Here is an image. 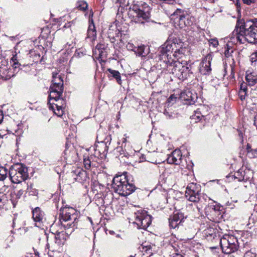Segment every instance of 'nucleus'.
Wrapping results in <instances>:
<instances>
[{"label": "nucleus", "mask_w": 257, "mask_h": 257, "mask_svg": "<svg viewBox=\"0 0 257 257\" xmlns=\"http://www.w3.org/2000/svg\"><path fill=\"white\" fill-rule=\"evenodd\" d=\"M164 113L168 118H171L173 116V113H170L166 109H165Z\"/></svg>", "instance_id": "obj_51"}, {"label": "nucleus", "mask_w": 257, "mask_h": 257, "mask_svg": "<svg viewBox=\"0 0 257 257\" xmlns=\"http://www.w3.org/2000/svg\"><path fill=\"white\" fill-rule=\"evenodd\" d=\"M74 24V21L69 22L67 23H66L64 26V28H70L72 25Z\"/></svg>", "instance_id": "obj_53"}, {"label": "nucleus", "mask_w": 257, "mask_h": 257, "mask_svg": "<svg viewBox=\"0 0 257 257\" xmlns=\"http://www.w3.org/2000/svg\"><path fill=\"white\" fill-rule=\"evenodd\" d=\"M182 158L181 152L179 150H175L167 158V162L169 164L178 165L181 163Z\"/></svg>", "instance_id": "obj_20"}, {"label": "nucleus", "mask_w": 257, "mask_h": 257, "mask_svg": "<svg viewBox=\"0 0 257 257\" xmlns=\"http://www.w3.org/2000/svg\"><path fill=\"white\" fill-rule=\"evenodd\" d=\"M182 47V44L180 40L177 38L167 40L160 49V54L156 57V61L163 62L166 64H172V62L170 61L168 57L173 52V55L177 57Z\"/></svg>", "instance_id": "obj_3"}, {"label": "nucleus", "mask_w": 257, "mask_h": 257, "mask_svg": "<svg viewBox=\"0 0 257 257\" xmlns=\"http://www.w3.org/2000/svg\"><path fill=\"white\" fill-rule=\"evenodd\" d=\"M113 44V46L114 48L117 49V48H121L124 44L123 41L121 39H119V42H117L116 44L114 43Z\"/></svg>", "instance_id": "obj_47"}, {"label": "nucleus", "mask_w": 257, "mask_h": 257, "mask_svg": "<svg viewBox=\"0 0 257 257\" xmlns=\"http://www.w3.org/2000/svg\"><path fill=\"white\" fill-rule=\"evenodd\" d=\"M89 25L87 30V37L88 38H90L91 41H94L96 38V31L95 29V25L92 20H89Z\"/></svg>", "instance_id": "obj_25"}, {"label": "nucleus", "mask_w": 257, "mask_h": 257, "mask_svg": "<svg viewBox=\"0 0 257 257\" xmlns=\"http://www.w3.org/2000/svg\"><path fill=\"white\" fill-rule=\"evenodd\" d=\"M177 99V97L174 94H172L167 99L166 102V104L167 106H170L175 103L176 100Z\"/></svg>", "instance_id": "obj_40"}, {"label": "nucleus", "mask_w": 257, "mask_h": 257, "mask_svg": "<svg viewBox=\"0 0 257 257\" xmlns=\"http://www.w3.org/2000/svg\"><path fill=\"white\" fill-rule=\"evenodd\" d=\"M44 217V212L39 207H36L33 211V218L35 222V225L40 227Z\"/></svg>", "instance_id": "obj_21"}, {"label": "nucleus", "mask_w": 257, "mask_h": 257, "mask_svg": "<svg viewBox=\"0 0 257 257\" xmlns=\"http://www.w3.org/2000/svg\"><path fill=\"white\" fill-rule=\"evenodd\" d=\"M107 70L112 75V76L115 78L117 82L121 84V79L120 73L118 71L113 70L110 68L108 69Z\"/></svg>", "instance_id": "obj_33"}, {"label": "nucleus", "mask_w": 257, "mask_h": 257, "mask_svg": "<svg viewBox=\"0 0 257 257\" xmlns=\"http://www.w3.org/2000/svg\"><path fill=\"white\" fill-rule=\"evenodd\" d=\"M135 256L133 255H130L129 257H134Z\"/></svg>", "instance_id": "obj_64"}, {"label": "nucleus", "mask_w": 257, "mask_h": 257, "mask_svg": "<svg viewBox=\"0 0 257 257\" xmlns=\"http://www.w3.org/2000/svg\"><path fill=\"white\" fill-rule=\"evenodd\" d=\"M127 173L115 176L112 181V188L113 191L122 196H126L134 192L136 187L130 182Z\"/></svg>", "instance_id": "obj_4"}, {"label": "nucleus", "mask_w": 257, "mask_h": 257, "mask_svg": "<svg viewBox=\"0 0 257 257\" xmlns=\"http://www.w3.org/2000/svg\"><path fill=\"white\" fill-rule=\"evenodd\" d=\"M250 255H252L250 252H247L245 254L244 257H249Z\"/></svg>", "instance_id": "obj_58"}, {"label": "nucleus", "mask_w": 257, "mask_h": 257, "mask_svg": "<svg viewBox=\"0 0 257 257\" xmlns=\"http://www.w3.org/2000/svg\"><path fill=\"white\" fill-rule=\"evenodd\" d=\"M220 244L222 252L230 254L237 251L239 247L238 240L233 235L225 234L220 239Z\"/></svg>", "instance_id": "obj_8"}, {"label": "nucleus", "mask_w": 257, "mask_h": 257, "mask_svg": "<svg viewBox=\"0 0 257 257\" xmlns=\"http://www.w3.org/2000/svg\"><path fill=\"white\" fill-rule=\"evenodd\" d=\"M79 217V212L72 207H65L60 210L59 221L67 234H71L77 228Z\"/></svg>", "instance_id": "obj_2"}, {"label": "nucleus", "mask_w": 257, "mask_h": 257, "mask_svg": "<svg viewBox=\"0 0 257 257\" xmlns=\"http://www.w3.org/2000/svg\"><path fill=\"white\" fill-rule=\"evenodd\" d=\"M127 50L128 51H132L137 55L142 56V59L144 61V63H146L147 60H148L150 57L149 54L148 49H147L144 45L136 46L131 42H128L125 46Z\"/></svg>", "instance_id": "obj_13"}, {"label": "nucleus", "mask_w": 257, "mask_h": 257, "mask_svg": "<svg viewBox=\"0 0 257 257\" xmlns=\"http://www.w3.org/2000/svg\"><path fill=\"white\" fill-rule=\"evenodd\" d=\"M234 177L237 179L238 181H244L245 179L244 178V172L242 169L238 170L235 173Z\"/></svg>", "instance_id": "obj_36"}, {"label": "nucleus", "mask_w": 257, "mask_h": 257, "mask_svg": "<svg viewBox=\"0 0 257 257\" xmlns=\"http://www.w3.org/2000/svg\"><path fill=\"white\" fill-rule=\"evenodd\" d=\"M119 35H121L120 31L117 29L115 25H111L107 32L108 38L111 43L116 41V38H119Z\"/></svg>", "instance_id": "obj_22"}, {"label": "nucleus", "mask_w": 257, "mask_h": 257, "mask_svg": "<svg viewBox=\"0 0 257 257\" xmlns=\"http://www.w3.org/2000/svg\"><path fill=\"white\" fill-rule=\"evenodd\" d=\"M247 95V91L239 90L238 92V95L241 100H243L245 98Z\"/></svg>", "instance_id": "obj_46"}, {"label": "nucleus", "mask_w": 257, "mask_h": 257, "mask_svg": "<svg viewBox=\"0 0 257 257\" xmlns=\"http://www.w3.org/2000/svg\"><path fill=\"white\" fill-rule=\"evenodd\" d=\"M233 52V49L229 47L228 44H226V47L225 48V50L224 51L225 58L231 56Z\"/></svg>", "instance_id": "obj_42"}, {"label": "nucleus", "mask_w": 257, "mask_h": 257, "mask_svg": "<svg viewBox=\"0 0 257 257\" xmlns=\"http://www.w3.org/2000/svg\"><path fill=\"white\" fill-rule=\"evenodd\" d=\"M157 155V153L153 152H149L147 155H146V159L148 162H151L153 164H157V160L156 158V156Z\"/></svg>", "instance_id": "obj_35"}, {"label": "nucleus", "mask_w": 257, "mask_h": 257, "mask_svg": "<svg viewBox=\"0 0 257 257\" xmlns=\"http://www.w3.org/2000/svg\"><path fill=\"white\" fill-rule=\"evenodd\" d=\"M24 192V191L23 189L11 192L10 200L14 207H16L19 199L21 197Z\"/></svg>", "instance_id": "obj_24"}, {"label": "nucleus", "mask_w": 257, "mask_h": 257, "mask_svg": "<svg viewBox=\"0 0 257 257\" xmlns=\"http://www.w3.org/2000/svg\"><path fill=\"white\" fill-rule=\"evenodd\" d=\"M175 257H184L182 255L180 254H177L175 256Z\"/></svg>", "instance_id": "obj_61"}, {"label": "nucleus", "mask_w": 257, "mask_h": 257, "mask_svg": "<svg viewBox=\"0 0 257 257\" xmlns=\"http://www.w3.org/2000/svg\"><path fill=\"white\" fill-rule=\"evenodd\" d=\"M200 191V189L199 185L193 183H190L186 188L185 197L190 201L202 203V199H204V198L201 196Z\"/></svg>", "instance_id": "obj_10"}, {"label": "nucleus", "mask_w": 257, "mask_h": 257, "mask_svg": "<svg viewBox=\"0 0 257 257\" xmlns=\"http://www.w3.org/2000/svg\"><path fill=\"white\" fill-rule=\"evenodd\" d=\"M60 70L53 71L52 84L50 88L49 101H57L61 99L63 92V80L59 73Z\"/></svg>", "instance_id": "obj_6"}, {"label": "nucleus", "mask_w": 257, "mask_h": 257, "mask_svg": "<svg viewBox=\"0 0 257 257\" xmlns=\"http://www.w3.org/2000/svg\"><path fill=\"white\" fill-rule=\"evenodd\" d=\"M30 54L31 60L36 64L41 62L43 60V58L41 57L40 55L35 51H31Z\"/></svg>", "instance_id": "obj_29"}, {"label": "nucleus", "mask_w": 257, "mask_h": 257, "mask_svg": "<svg viewBox=\"0 0 257 257\" xmlns=\"http://www.w3.org/2000/svg\"><path fill=\"white\" fill-rule=\"evenodd\" d=\"M131 9L134 12L132 21L136 23L144 24V21H147L150 18L151 8L145 2L134 1Z\"/></svg>", "instance_id": "obj_5"}, {"label": "nucleus", "mask_w": 257, "mask_h": 257, "mask_svg": "<svg viewBox=\"0 0 257 257\" xmlns=\"http://www.w3.org/2000/svg\"><path fill=\"white\" fill-rule=\"evenodd\" d=\"M69 55L68 53H64L59 58V63H67L68 60Z\"/></svg>", "instance_id": "obj_41"}, {"label": "nucleus", "mask_w": 257, "mask_h": 257, "mask_svg": "<svg viewBox=\"0 0 257 257\" xmlns=\"http://www.w3.org/2000/svg\"><path fill=\"white\" fill-rule=\"evenodd\" d=\"M197 94L195 93H193L188 89L181 92L180 95L181 100L185 101V104L189 105L194 104L197 101Z\"/></svg>", "instance_id": "obj_17"}, {"label": "nucleus", "mask_w": 257, "mask_h": 257, "mask_svg": "<svg viewBox=\"0 0 257 257\" xmlns=\"http://www.w3.org/2000/svg\"><path fill=\"white\" fill-rule=\"evenodd\" d=\"M8 170L4 167H0V181H4L7 177Z\"/></svg>", "instance_id": "obj_37"}, {"label": "nucleus", "mask_w": 257, "mask_h": 257, "mask_svg": "<svg viewBox=\"0 0 257 257\" xmlns=\"http://www.w3.org/2000/svg\"><path fill=\"white\" fill-rule=\"evenodd\" d=\"M50 104H53L55 105V107L56 109H55L53 106H52L53 109H54V113L57 115L58 116H61L64 114L63 107L62 105H59L58 104H55L54 102L51 103L50 102Z\"/></svg>", "instance_id": "obj_34"}, {"label": "nucleus", "mask_w": 257, "mask_h": 257, "mask_svg": "<svg viewBox=\"0 0 257 257\" xmlns=\"http://www.w3.org/2000/svg\"><path fill=\"white\" fill-rule=\"evenodd\" d=\"M106 48L107 45L104 42H100L98 43L93 50V59H98L100 63L104 62V58H105L107 55Z\"/></svg>", "instance_id": "obj_15"}, {"label": "nucleus", "mask_w": 257, "mask_h": 257, "mask_svg": "<svg viewBox=\"0 0 257 257\" xmlns=\"http://www.w3.org/2000/svg\"><path fill=\"white\" fill-rule=\"evenodd\" d=\"M250 60L252 63L257 62V51L251 55Z\"/></svg>", "instance_id": "obj_49"}, {"label": "nucleus", "mask_w": 257, "mask_h": 257, "mask_svg": "<svg viewBox=\"0 0 257 257\" xmlns=\"http://www.w3.org/2000/svg\"><path fill=\"white\" fill-rule=\"evenodd\" d=\"M21 55L20 52L16 53L15 52L12 54V56L10 59V63L12 64H21Z\"/></svg>", "instance_id": "obj_31"}, {"label": "nucleus", "mask_w": 257, "mask_h": 257, "mask_svg": "<svg viewBox=\"0 0 257 257\" xmlns=\"http://www.w3.org/2000/svg\"><path fill=\"white\" fill-rule=\"evenodd\" d=\"M239 90L247 91V87L245 83L242 82L240 84Z\"/></svg>", "instance_id": "obj_50"}, {"label": "nucleus", "mask_w": 257, "mask_h": 257, "mask_svg": "<svg viewBox=\"0 0 257 257\" xmlns=\"http://www.w3.org/2000/svg\"><path fill=\"white\" fill-rule=\"evenodd\" d=\"M116 150L118 151V152H121V151H123L122 150V148L121 147H117L116 148Z\"/></svg>", "instance_id": "obj_59"}, {"label": "nucleus", "mask_w": 257, "mask_h": 257, "mask_svg": "<svg viewBox=\"0 0 257 257\" xmlns=\"http://www.w3.org/2000/svg\"><path fill=\"white\" fill-rule=\"evenodd\" d=\"M224 64H234L235 61L232 58V56L225 57L224 59Z\"/></svg>", "instance_id": "obj_45"}, {"label": "nucleus", "mask_w": 257, "mask_h": 257, "mask_svg": "<svg viewBox=\"0 0 257 257\" xmlns=\"http://www.w3.org/2000/svg\"><path fill=\"white\" fill-rule=\"evenodd\" d=\"M231 66V75H233V65H230Z\"/></svg>", "instance_id": "obj_60"}, {"label": "nucleus", "mask_w": 257, "mask_h": 257, "mask_svg": "<svg viewBox=\"0 0 257 257\" xmlns=\"http://www.w3.org/2000/svg\"><path fill=\"white\" fill-rule=\"evenodd\" d=\"M184 219V214L181 212L174 213L172 216L169 218L170 227L175 229L178 228L181 224Z\"/></svg>", "instance_id": "obj_18"}, {"label": "nucleus", "mask_w": 257, "mask_h": 257, "mask_svg": "<svg viewBox=\"0 0 257 257\" xmlns=\"http://www.w3.org/2000/svg\"><path fill=\"white\" fill-rule=\"evenodd\" d=\"M4 118V114L2 110L0 109V123H2Z\"/></svg>", "instance_id": "obj_55"}, {"label": "nucleus", "mask_w": 257, "mask_h": 257, "mask_svg": "<svg viewBox=\"0 0 257 257\" xmlns=\"http://www.w3.org/2000/svg\"><path fill=\"white\" fill-rule=\"evenodd\" d=\"M254 20L245 22L242 19L237 20L231 39H236L241 44L246 42L257 44V26Z\"/></svg>", "instance_id": "obj_1"}, {"label": "nucleus", "mask_w": 257, "mask_h": 257, "mask_svg": "<svg viewBox=\"0 0 257 257\" xmlns=\"http://www.w3.org/2000/svg\"><path fill=\"white\" fill-rule=\"evenodd\" d=\"M66 235L63 231L58 232L54 236V242L48 243L46 245L49 250L53 252L57 251L65 242Z\"/></svg>", "instance_id": "obj_14"}, {"label": "nucleus", "mask_w": 257, "mask_h": 257, "mask_svg": "<svg viewBox=\"0 0 257 257\" xmlns=\"http://www.w3.org/2000/svg\"><path fill=\"white\" fill-rule=\"evenodd\" d=\"M72 176L78 182L83 183L86 182L88 179L87 174L86 172L81 168H77L73 171Z\"/></svg>", "instance_id": "obj_19"}, {"label": "nucleus", "mask_w": 257, "mask_h": 257, "mask_svg": "<svg viewBox=\"0 0 257 257\" xmlns=\"http://www.w3.org/2000/svg\"><path fill=\"white\" fill-rule=\"evenodd\" d=\"M174 15L176 16V19L177 20L179 25L181 28L191 26L195 22V18L193 17L181 9H177L174 13Z\"/></svg>", "instance_id": "obj_11"}, {"label": "nucleus", "mask_w": 257, "mask_h": 257, "mask_svg": "<svg viewBox=\"0 0 257 257\" xmlns=\"http://www.w3.org/2000/svg\"><path fill=\"white\" fill-rule=\"evenodd\" d=\"M207 108L204 105H201L196 111H195V114L191 116L192 119H197L200 120L202 117H204L206 114L204 110Z\"/></svg>", "instance_id": "obj_26"}, {"label": "nucleus", "mask_w": 257, "mask_h": 257, "mask_svg": "<svg viewBox=\"0 0 257 257\" xmlns=\"http://www.w3.org/2000/svg\"><path fill=\"white\" fill-rule=\"evenodd\" d=\"M135 221L138 229H146L151 224L152 216L148 214L147 211L140 209L134 213Z\"/></svg>", "instance_id": "obj_9"}, {"label": "nucleus", "mask_w": 257, "mask_h": 257, "mask_svg": "<svg viewBox=\"0 0 257 257\" xmlns=\"http://www.w3.org/2000/svg\"><path fill=\"white\" fill-rule=\"evenodd\" d=\"M253 124L256 126L257 130V114L254 117Z\"/></svg>", "instance_id": "obj_56"}, {"label": "nucleus", "mask_w": 257, "mask_h": 257, "mask_svg": "<svg viewBox=\"0 0 257 257\" xmlns=\"http://www.w3.org/2000/svg\"><path fill=\"white\" fill-rule=\"evenodd\" d=\"M219 205H210L205 209L208 218L214 222H219L223 219V211Z\"/></svg>", "instance_id": "obj_12"}, {"label": "nucleus", "mask_w": 257, "mask_h": 257, "mask_svg": "<svg viewBox=\"0 0 257 257\" xmlns=\"http://www.w3.org/2000/svg\"><path fill=\"white\" fill-rule=\"evenodd\" d=\"M126 141V138H123L122 143H124Z\"/></svg>", "instance_id": "obj_62"}, {"label": "nucleus", "mask_w": 257, "mask_h": 257, "mask_svg": "<svg viewBox=\"0 0 257 257\" xmlns=\"http://www.w3.org/2000/svg\"><path fill=\"white\" fill-rule=\"evenodd\" d=\"M208 43L210 46H212L214 48H216L218 45V41L216 38L209 39Z\"/></svg>", "instance_id": "obj_44"}, {"label": "nucleus", "mask_w": 257, "mask_h": 257, "mask_svg": "<svg viewBox=\"0 0 257 257\" xmlns=\"http://www.w3.org/2000/svg\"><path fill=\"white\" fill-rule=\"evenodd\" d=\"M74 153L73 150L72 151L71 149H69L68 144H66L65 149L63 153V158L66 160L71 159Z\"/></svg>", "instance_id": "obj_30"}, {"label": "nucleus", "mask_w": 257, "mask_h": 257, "mask_svg": "<svg viewBox=\"0 0 257 257\" xmlns=\"http://www.w3.org/2000/svg\"><path fill=\"white\" fill-rule=\"evenodd\" d=\"M8 201L6 195L3 193L0 192V209L4 207Z\"/></svg>", "instance_id": "obj_38"}, {"label": "nucleus", "mask_w": 257, "mask_h": 257, "mask_svg": "<svg viewBox=\"0 0 257 257\" xmlns=\"http://www.w3.org/2000/svg\"><path fill=\"white\" fill-rule=\"evenodd\" d=\"M244 4L250 5L251 4L254 3L255 0H242Z\"/></svg>", "instance_id": "obj_52"}, {"label": "nucleus", "mask_w": 257, "mask_h": 257, "mask_svg": "<svg viewBox=\"0 0 257 257\" xmlns=\"http://www.w3.org/2000/svg\"><path fill=\"white\" fill-rule=\"evenodd\" d=\"M246 151L249 158H257V149H252L251 145L248 143L246 145Z\"/></svg>", "instance_id": "obj_28"}, {"label": "nucleus", "mask_w": 257, "mask_h": 257, "mask_svg": "<svg viewBox=\"0 0 257 257\" xmlns=\"http://www.w3.org/2000/svg\"><path fill=\"white\" fill-rule=\"evenodd\" d=\"M87 6H87V4H86V3H84V4H83V7H82V8H81V9H83V10H86V9L87 8Z\"/></svg>", "instance_id": "obj_57"}, {"label": "nucleus", "mask_w": 257, "mask_h": 257, "mask_svg": "<svg viewBox=\"0 0 257 257\" xmlns=\"http://www.w3.org/2000/svg\"><path fill=\"white\" fill-rule=\"evenodd\" d=\"M31 188H32V185H31L30 186H29L28 184H27V191L29 192L30 193H31V194L34 195L35 194L34 191H30L29 190Z\"/></svg>", "instance_id": "obj_54"}, {"label": "nucleus", "mask_w": 257, "mask_h": 257, "mask_svg": "<svg viewBox=\"0 0 257 257\" xmlns=\"http://www.w3.org/2000/svg\"><path fill=\"white\" fill-rule=\"evenodd\" d=\"M83 164L86 169L89 170L90 168L91 161L89 157L84 158Z\"/></svg>", "instance_id": "obj_43"}, {"label": "nucleus", "mask_w": 257, "mask_h": 257, "mask_svg": "<svg viewBox=\"0 0 257 257\" xmlns=\"http://www.w3.org/2000/svg\"><path fill=\"white\" fill-rule=\"evenodd\" d=\"M9 174L12 182L15 184L20 183L29 178L28 169L22 164H16L12 166Z\"/></svg>", "instance_id": "obj_7"}, {"label": "nucleus", "mask_w": 257, "mask_h": 257, "mask_svg": "<svg viewBox=\"0 0 257 257\" xmlns=\"http://www.w3.org/2000/svg\"><path fill=\"white\" fill-rule=\"evenodd\" d=\"M224 70L225 72L226 73V67H224Z\"/></svg>", "instance_id": "obj_63"}, {"label": "nucleus", "mask_w": 257, "mask_h": 257, "mask_svg": "<svg viewBox=\"0 0 257 257\" xmlns=\"http://www.w3.org/2000/svg\"><path fill=\"white\" fill-rule=\"evenodd\" d=\"M180 66H182V68L181 69H180V70H182V71H181V73H186V71H189V67H187V66H185V65H175V67L176 68H178L179 69H180Z\"/></svg>", "instance_id": "obj_48"}, {"label": "nucleus", "mask_w": 257, "mask_h": 257, "mask_svg": "<svg viewBox=\"0 0 257 257\" xmlns=\"http://www.w3.org/2000/svg\"><path fill=\"white\" fill-rule=\"evenodd\" d=\"M0 67L1 78L4 79H9L15 75L19 68L15 65H3Z\"/></svg>", "instance_id": "obj_16"}, {"label": "nucleus", "mask_w": 257, "mask_h": 257, "mask_svg": "<svg viewBox=\"0 0 257 257\" xmlns=\"http://www.w3.org/2000/svg\"><path fill=\"white\" fill-rule=\"evenodd\" d=\"M97 143L99 144V146L98 144L95 145V152L98 151V153L100 154H105L107 152L108 147L106 146L105 143H104L103 141H98V137H97Z\"/></svg>", "instance_id": "obj_27"}, {"label": "nucleus", "mask_w": 257, "mask_h": 257, "mask_svg": "<svg viewBox=\"0 0 257 257\" xmlns=\"http://www.w3.org/2000/svg\"><path fill=\"white\" fill-rule=\"evenodd\" d=\"M211 65H200L199 67V72L202 75H208L211 73Z\"/></svg>", "instance_id": "obj_32"}, {"label": "nucleus", "mask_w": 257, "mask_h": 257, "mask_svg": "<svg viewBox=\"0 0 257 257\" xmlns=\"http://www.w3.org/2000/svg\"><path fill=\"white\" fill-rule=\"evenodd\" d=\"M213 59L212 54H208L202 60V64H211Z\"/></svg>", "instance_id": "obj_39"}, {"label": "nucleus", "mask_w": 257, "mask_h": 257, "mask_svg": "<svg viewBox=\"0 0 257 257\" xmlns=\"http://www.w3.org/2000/svg\"><path fill=\"white\" fill-rule=\"evenodd\" d=\"M245 80L248 85L254 86L257 83V72L248 70L246 71Z\"/></svg>", "instance_id": "obj_23"}]
</instances>
